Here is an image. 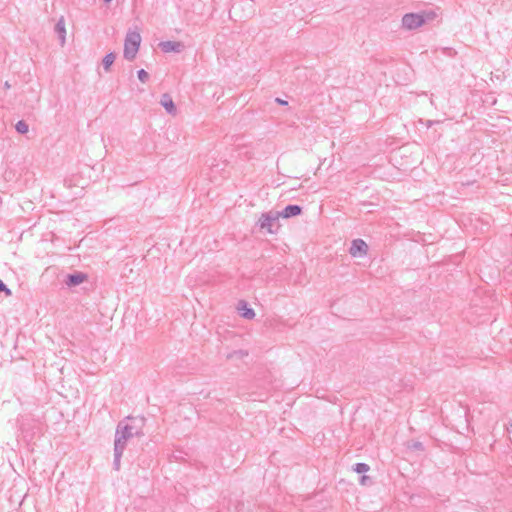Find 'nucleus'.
<instances>
[{"instance_id":"15","label":"nucleus","mask_w":512,"mask_h":512,"mask_svg":"<svg viewBox=\"0 0 512 512\" xmlns=\"http://www.w3.org/2000/svg\"><path fill=\"white\" fill-rule=\"evenodd\" d=\"M302 212V207L296 204H290V217H295L300 215Z\"/></svg>"},{"instance_id":"22","label":"nucleus","mask_w":512,"mask_h":512,"mask_svg":"<svg viewBox=\"0 0 512 512\" xmlns=\"http://www.w3.org/2000/svg\"><path fill=\"white\" fill-rule=\"evenodd\" d=\"M238 6H239V3L235 2V3L232 5V10H231V12L236 13V10L238 9Z\"/></svg>"},{"instance_id":"10","label":"nucleus","mask_w":512,"mask_h":512,"mask_svg":"<svg viewBox=\"0 0 512 512\" xmlns=\"http://www.w3.org/2000/svg\"><path fill=\"white\" fill-rule=\"evenodd\" d=\"M55 32L58 34L59 39L61 40V44L63 45L65 43V35H66L65 21H64L63 17H61L58 20V22L56 23Z\"/></svg>"},{"instance_id":"7","label":"nucleus","mask_w":512,"mask_h":512,"mask_svg":"<svg viewBox=\"0 0 512 512\" xmlns=\"http://www.w3.org/2000/svg\"><path fill=\"white\" fill-rule=\"evenodd\" d=\"M161 50L165 53L176 52L179 53L182 51L184 45L178 41H163L159 44Z\"/></svg>"},{"instance_id":"20","label":"nucleus","mask_w":512,"mask_h":512,"mask_svg":"<svg viewBox=\"0 0 512 512\" xmlns=\"http://www.w3.org/2000/svg\"><path fill=\"white\" fill-rule=\"evenodd\" d=\"M367 482H371V479L370 477L366 476V475H363L361 478H360V483L362 485H366Z\"/></svg>"},{"instance_id":"14","label":"nucleus","mask_w":512,"mask_h":512,"mask_svg":"<svg viewBox=\"0 0 512 512\" xmlns=\"http://www.w3.org/2000/svg\"><path fill=\"white\" fill-rule=\"evenodd\" d=\"M369 469L370 467L366 463H356L353 468V470L358 474L366 473L369 471Z\"/></svg>"},{"instance_id":"25","label":"nucleus","mask_w":512,"mask_h":512,"mask_svg":"<svg viewBox=\"0 0 512 512\" xmlns=\"http://www.w3.org/2000/svg\"><path fill=\"white\" fill-rule=\"evenodd\" d=\"M295 189H296V187H295V186H291V185H290V191L295 190Z\"/></svg>"},{"instance_id":"19","label":"nucleus","mask_w":512,"mask_h":512,"mask_svg":"<svg viewBox=\"0 0 512 512\" xmlns=\"http://www.w3.org/2000/svg\"><path fill=\"white\" fill-rule=\"evenodd\" d=\"M410 447H411L412 449H414V450H420V451L424 450V446H423V444H422L421 442H419V441H415V442H413V443H412V445H411Z\"/></svg>"},{"instance_id":"11","label":"nucleus","mask_w":512,"mask_h":512,"mask_svg":"<svg viewBox=\"0 0 512 512\" xmlns=\"http://www.w3.org/2000/svg\"><path fill=\"white\" fill-rule=\"evenodd\" d=\"M115 58H116V55L113 53V52H110L108 54H106L102 60V64H103V68L106 70V71H109L110 70V67L112 66V64L114 63L115 61Z\"/></svg>"},{"instance_id":"12","label":"nucleus","mask_w":512,"mask_h":512,"mask_svg":"<svg viewBox=\"0 0 512 512\" xmlns=\"http://www.w3.org/2000/svg\"><path fill=\"white\" fill-rule=\"evenodd\" d=\"M123 452L124 451H122V450L114 448L113 467L117 471L120 469V461H121V457L123 455Z\"/></svg>"},{"instance_id":"18","label":"nucleus","mask_w":512,"mask_h":512,"mask_svg":"<svg viewBox=\"0 0 512 512\" xmlns=\"http://www.w3.org/2000/svg\"><path fill=\"white\" fill-rule=\"evenodd\" d=\"M288 213H289L288 206H286L280 212H277L276 216H278V218L280 216L283 217V218H288Z\"/></svg>"},{"instance_id":"3","label":"nucleus","mask_w":512,"mask_h":512,"mask_svg":"<svg viewBox=\"0 0 512 512\" xmlns=\"http://www.w3.org/2000/svg\"><path fill=\"white\" fill-rule=\"evenodd\" d=\"M141 43V36L137 31H129L126 34L124 41L123 56L126 60L132 61L139 50Z\"/></svg>"},{"instance_id":"23","label":"nucleus","mask_w":512,"mask_h":512,"mask_svg":"<svg viewBox=\"0 0 512 512\" xmlns=\"http://www.w3.org/2000/svg\"><path fill=\"white\" fill-rule=\"evenodd\" d=\"M10 87H11L10 83H9L8 81H6V82L4 83V88H5V89H9Z\"/></svg>"},{"instance_id":"4","label":"nucleus","mask_w":512,"mask_h":512,"mask_svg":"<svg viewBox=\"0 0 512 512\" xmlns=\"http://www.w3.org/2000/svg\"><path fill=\"white\" fill-rule=\"evenodd\" d=\"M259 226L261 229H265L269 233H274L279 227L278 216H276V214H272V212L262 214L259 219Z\"/></svg>"},{"instance_id":"21","label":"nucleus","mask_w":512,"mask_h":512,"mask_svg":"<svg viewBox=\"0 0 512 512\" xmlns=\"http://www.w3.org/2000/svg\"><path fill=\"white\" fill-rule=\"evenodd\" d=\"M275 102L280 104V105H288V101L287 100H283L281 98H276Z\"/></svg>"},{"instance_id":"5","label":"nucleus","mask_w":512,"mask_h":512,"mask_svg":"<svg viewBox=\"0 0 512 512\" xmlns=\"http://www.w3.org/2000/svg\"><path fill=\"white\" fill-rule=\"evenodd\" d=\"M368 245L362 239H354L351 243L349 253L353 257H363L367 254Z\"/></svg>"},{"instance_id":"8","label":"nucleus","mask_w":512,"mask_h":512,"mask_svg":"<svg viewBox=\"0 0 512 512\" xmlns=\"http://www.w3.org/2000/svg\"><path fill=\"white\" fill-rule=\"evenodd\" d=\"M160 104L164 107L168 114L173 116L176 115L177 109L172 97L169 94L165 93L161 96Z\"/></svg>"},{"instance_id":"2","label":"nucleus","mask_w":512,"mask_h":512,"mask_svg":"<svg viewBox=\"0 0 512 512\" xmlns=\"http://www.w3.org/2000/svg\"><path fill=\"white\" fill-rule=\"evenodd\" d=\"M141 435L143 433L136 425L119 422L115 432L114 448L124 451L129 439Z\"/></svg>"},{"instance_id":"6","label":"nucleus","mask_w":512,"mask_h":512,"mask_svg":"<svg viewBox=\"0 0 512 512\" xmlns=\"http://www.w3.org/2000/svg\"><path fill=\"white\" fill-rule=\"evenodd\" d=\"M87 280V275L83 272H75L68 274L65 280V284L68 287H75Z\"/></svg>"},{"instance_id":"13","label":"nucleus","mask_w":512,"mask_h":512,"mask_svg":"<svg viewBox=\"0 0 512 512\" xmlns=\"http://www.w3.org/2000/svg\"><path fill=\"white\" fill-rule=\"evenodd\" d=\"M15 129L20 134H26L29 130V126L24 120H20L16 123Z\"/></svg>"},{"instance_id":"24","label":"nucleus","mask_w":512,"mask_h":512,"mask_svg":"<svg viewBox=\"0 0 512 512\" xmlns=\"http://www.w3.org/2000/svg\"><path fill=\"white\" fill-rule=\"evenodd\" d=\"M432 124H433V121H431V120H428V121H427V127H431V126H432Z\"/></svg>"},{"instance_id":"9","label":"nucleus","mask_w":512,"mask_h":512,"mask_svg":"<svg viewBox=\"0 0 512 512\" xmlns=\"http://www.w3.org/2000/svg\"><path fill=\"white\" fill-rule=\"evenodd\" d=\"M239 314L245 318V319H253L255 317V312L252 308L248 307L247 302L245 301H239L238 307H237Z\"/></svg>"},{"instance_id":"1","label":"nucleus","mask_w":512,"mask_h":512,"mask_svg":"<svg viewBox=\"0 0 512 512\" xmlns=\"http://www.w3.org/2000/svg\"><path fill=\"white\" fill-rule=\"evenodd\" d=\"M437 12L434 9L421 10L417 13H406L403 15L401 23L406 30L412 31L435 20Z\"/></svg>"},{"instance_id":"16","label":"nucleus","mask_w":512,"mask_h":512,"mask_svg":"<svg viewBox=\"0 0 512 512\" xmlns=\"http://www.w3.org/2000/svg\"><path fill=\"white\" fill-rule=\"evenodd\" d=\"M137 75H138V79H139L142 83H145V82L149 79V74H148L144 69H140V70L137 72Z\"/></svg>"},{"instance_id":"17","label":"nucleus","mask_w":512,"mask_h":512,"mask_svg":"<svg viewBox=\"0 0 512 512\" xmlns=\"http://www.w3.org/2000/svg\"><path fill=\"white\" fill-rule=\"evenodd\" d=\"M0 292H4L6 296H11L12 291L5 285V283L0 279Z\"/></svg>"},{"instance_id":"26","label":"nucleus","mask_w":512,"mask_h":512,"mask_svg":"<svg viewBox=\"0 0 512 512\" xmlns=\"http://www.w3.org/2000/svg\"><path fill=\"white\" fill-rule=\"evenodd\" d=\"M105 3H110L112 0H103Z\"/></svg>"}]
</instances>
